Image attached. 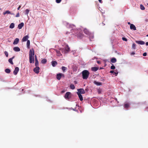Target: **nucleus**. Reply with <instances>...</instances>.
I'll use <instances>...</instances> for the list:
<instances>
[{
    "instance_id": "nucleus-60",
    "label": "nucleus",
    "mask_w": 148,
    "mask_h": 148,
    "mask_svg": "<svg viewBox=\"0 0 148 148\" xmlns=\"http://www.w3.org/2000/svg\"><path fill=\"white\" fill-rule=\"evenodd\" d=\"M23 90H24L23 89H22V91H23Z\"/></svg>"
},
{
    "instance_id": "nucleus-22",
    "label": "nucleus",
    "mask_w": 148,
    "mask_h": 148,
    "mask_svg": "<svg viewBox=\"0 0 148 148\" xmlns=\"http://www.w3.org/2000/svg\"><path fill=\"white\" fill-rule=\"evenodd\" d=\"M98 68L96 66L92 67L91 68V70L92 71L95 72L98 70Z\"/></svg>"
},
{
    "instance_id": "nucleus-62",
    "label": "nucleus",
    "mask_w": 148,
    "mask_h": 148,
    "mask_svg": "<svg viewBox=\"0 0 148 148\" xmlns=\"http://www.w3.org/2000/svg\"><path fill=\"white\" fill-rule=\"evenodd\" d=\"M73 110H75V109H73Z\"/></svg>"
},
{
    "instance_id": "nucleus-40",
    "label": "nucleus",
    "mask_w": 148,
    "mask_h": 148,
    "mask_svg": "<svg viewBox=\"0 0 148 148\" xmlns=\"http://www.w3.org/2000/svg\"><path fill=\"white\" fill-rule=\"evenodd\" d=\"M115 68V66L113 64L110 67V69H114Z\"/></svg>"
},
{
    "instance_id": "nucleus-51",
    "label": "nucleus",
    "mask_w": 148,
    "mask_h": 148,
    "mask_svg": "<svg viewBox=\"0 0 148 148\" xmlns=\"http://www.w3.org/2000/svg\"><path fill=\"white\" fill-rule=\"evenodd\" d=\"M145 110L146 111H148V107H147L146 108Z\"/></svg>"
},
{
    "instance_id": "nucleus-21",
    "label": "nucleus",
    "mask_w": 148,
    "mask_h": 148,
    "mask_svg": "<svg viewBox=\"0 0 148 148\" xmlns=\"http://www.w3.org/2000/svg\"><path fill=\"white\" fill-rule=\"evenodd\" d=\"M35 66H38V62L37 60V57L36 55L35 56Z\"/></svg>"
},
{
    "instance_id": "nucleus-63",
    "label": "nucleus",
    "mask_w": 148,
    "mask_h": 148,
    "mask_svg": "<svg viewBox=\"0 0 148 148\" xmlns=\"http://www.w3.org/2000/svg\"><path fill=\"white\" fill-rule=\"evenodd\" d=\"M73 109V108H71V109Z\"/></svg>"
},
{
    "instance_id": "nucleus-10",
    "label": "nucleus",
    "mask_w": 148,
    "mask_h": 148,
    "mask_svg": "<svg viewBox=\"0 0 148 148\" xmlns=\"http://www.w3.org/2000/svg\"><path fill=\"white\" fill-rule=\"evenodd\" d=\"M71 94V93L70 92H67L64 95V97L66 99H70L69 96Z\"/></svg>"
},
{
    "instance_id": "nucleus-58",
    "label": "nucleus",
    "mask_w": 148,
    "mask_h": 148,
    "mask_svg": "<svg viewBox=\"0 0 148 148\" xmlns=\"http://www.w3.org/2000/svg\"><path fill=\"white\" fill-rule=\"evenodd\" d=\"M74 82H75V84H76V83H77V82H76V81H75Z\"/></svg>"
},
{
    "instance_id": "nucleus-30",
    "label": "nucleus",
    "mask_w": 148,
    "mask_h": 148,
    "mask_svg": "<svg viewBox=\"0 0 148 148\" xmlns=\"http://www.w3.org/2000/svg\"><path fill=\"white\" fill-rule=\"evenodd\" d=\"M14 27V24L13 23H11L9 27L11 29H13Z\"/></svg>"
},
{
    "instance_id": "nucleus-38",
    "label": "nucleus",
    "mask_w": 148,
    "mask_h": 148,
    "mask_svg": "<svg viewBox=\"0 0 148 148\" xmlns=\"http://www.w3.org/2000/svg\"><path fill=\"white\" fill-rule=\"evenodd\" d=\"M77 36L79 38L81 39L83 36V35L82 34H78Z\"/></svg>"
},
{
    "instance_id": "nucleus-11",
    "label": "nucleus",
    "mask_w": 148,
    "mask_h": 148,
    "mask_svg": "<svg viewBox=\"0 0 148 148\" xmlns=\"http://www.w3.org/2000/svg\"><path fill=\"white\" fill-rule=\"evenodd\" d=\"M19 68L18 67H16L13 71L14 74L15 75H17L19 71Z\"/></svg>"
},
{
    "instance_id": "nucleus-26",
    "label": "nucleus",
    "mask_w": 148,
    "mask_h": 148,
    "mask_svg": "<svg viewBox=\"0 0 148 148\" xmlns=\"http://www.w3.org/2000/svg\"><path fill=\"white\" fill-rule=\"evenodd\" d=\"M111 62L112 63H115L116 62V59L115 58H112L111 60Z\"/></svg>"
},
{
    "instance_id": "nucleus-35",
    "label": "nucleus",
    "mask_w": 148,
    "mask_h": 148,
    "mask_svg": "<svg viewBox=\"0 0 148 148\" xmlns=\"http://www.w3.org/2000/svg\"><path fill=\"white\" fill-rule=\"evenodd\" d=\"M140 8L142 10H144L145 9V8L144 6L142 4H140Z\"/></svg>"
},
{
    "instance_id": "nucleus-61",
    "label": "nucleus",
    "mask_w": 148,
    "mask_h": 148,
    "mask_svg": "<svg viewBox=\"0 0 148 148\" xmlns=\"http://www.w3.org/2000/svg\"><path fill=\"white\" fill-rule=\"evenodd\" d=\"M103 24L104 25H105V24L104 23H103Z\"/></svg>"
},
{
    "instance_id": "nucleus-19",
    "label": "nucleus",
    "mask_w": 148,
    "mask_h": 148,
    "mask_svg": "<svg viewBox=\"0 0 148 148\" xmlns=\"http://www.w3.org/2000/svg\"><path fill=\"white\" fill-rule=\"evenodd\" d=\"M51 63L53 67L55 66L58 64L57 62L55 61H52L51 62Z\"/></svg>"
},
{
    "instance_id": "nucleus-59",
    "label": "nucleus",
    "mask_w": 148,
    "mask_h": 148,
    "mask_svg": "<svg viewBox=\"0 0 148 148\" xmlns=\"http://www.w3.org/2000/svg\"><path fill=\"white\" fill-rule=\"evenodd\" d=\"M146 36L148 37V34Z\"/></svg>"
},
{
    "instance_id": "nucleus-41",
    "label": "nucleus",
    "mask_w": 148,
    "mask_h": 148,
    "mask_svg": "<svg viewBox=\"0 0 148 148\" xmlns=\"http://www.w3.org/2000/svg\"><path fill=\"white\" fill-rule=\"evenodd\" d=\"M4 54L5 55V56L6 57H8V54L7 51H4Z\"/></svg>"
},
{
    "instance_id": "nucleus-55",
    "label": "nucleus",
    "mask_w": 148,
    "mask_h": 148,
    "mask_svg": "<svg viewBox=\"0 0 148 148\" xmlns=\"http://www.w3.org/2000/svg\"><path fill=\"white\" fill-rule=\"evenodd\" d=\"M10 14L14 15V13H12L10 12Z\"/></svg>"
},
{
    "instance_id": "nucleus-3",
    "label": "nucleus",
    "mask_w": 148,
    "mask_h": 148,
    "mask_svg": "<svg viewBox=\"0 0 148 148\" xmlns=\"http://www.w3.org/2000/svg\"><path fill=\"white\" fill-rule=\"evenodd\" d=\"M70 49V48L67 45H66L63 48L60 49V50L61 51L62 53L64 54L67 53L69 51Z\"/></svg>"
},
{
    "instance_id": "nucleus-42",
    "label": "nucleus",
    "mask_w": 148,
    "mask_h": 148,
    "mask_svg": "<svg viewBox=\"0 0 148 148\" xmlns=\"http://www.w3.org/2000/svg\"><path fill=\"white\" fill-rule=\"evenodd\" d=\"M122 39L123 41H127V39L125 37H122Z\"/></svg>"
},
{
    "instance_id": "nucleus-36",
    "label": "nucleus",
    "mask_w": 148,
    "mask_h": 148,
    "mask_svg": "<svg viewBox=\"0 0 148 148\" xmlns=\"http://www.w3.org/2000/svg\"><path fill=\"white\" fill-rule=\"evenodd\" d=\"M62 69L64 72H65L67 69V68L65 66H62Z\"/></svg>"
},
{
    "instance_id": "nucleus-28",
    "label": "nucleus",
    "mask_w": 148,
    "mask_h": 148,
    "mask_svg": "<svg viewBox=\"0 0 148 148\" xmlns=\"http://www.w3.org/2000/svg\"><path fill=\"white\" fill-rule=\"evenodd\" d=\"M130 106V104L129 103H125L124 104V107L126 109L128 108Z\"/></svg>"
},
{
    "instance_id": "nucleus-2",
    "label": "nucleus",
    "mask_w": 148,
    "mask_h": 148,
    "mask_svg": "<svg viewBox=\"0 0 148 148\" xmlns=\"http://www.w3.org/2000/svg\"><path fill=\"white\" fill-rule=\"evenodd\" d=\"M82 75V77L84 79H86L88 78L90 73L87 70H84L81 73Z\"/></svg>"
},
{
    "instance_id": "nucleus-64",
    "label": "nucleus",
    "mask_w": 148,
    "mask_h": 148,
    "mask_svg": "<svg viewBox=\"0 0 148 148\" xmlns=\"http://www.w3.org/2000/svg\"><path fill=\"white\" fill-rule=\"evenodd\" d=\"M147 5H148V3H147Z\"/></svg>"
},
{
    "instance_id": "nucleus-12",
    "label": "nucleus",
    "mask_w": 148,
    "mask_h": 148,
    "mask_svg": "<svg viewBox=\"0 0 148 148\" xmlns=\"http://www.w3.org/2000/svg\"><path fill=\"white\" fill-rule=\"evenodd\" d=\"M135 42L139 45H143L145 44V42L141 40H136Z\"/></svg>"
},
{
    "instance_id": "nucleus-52",
    "label": "nucleus",
    "mask_w": 148,
    "mask_h": 148,
    "mask_svg": "<svg viewBox=\"0 0 148 148\" xmlns=\"http://www.w3.org/2000/svg\"><path fill=\"white\" fill-rule=\"evenodd\" d=\"M135 54V53L134 52H132L131 53V55H134V54Z\"/></svg>"
},
{
    "instance_id": "nucleus-9",
    "label": "nucleus",
    "mask_w": 148,
    "mask_h": 148,
    "mask_svg": "<svg viewBox=\"0 0 148 148\" xmlns=\"http://www.w3.org/2000/svg\"><path fill=\"white\" fill-rule=\"evenodd\" d=\"M78 32V30L76 29H72L71 30V32L73 34H77Z\"/></svg>"
},
{
    "instance_id": "nucleus-6",
    "label": "nucleus",
    "mask_w": 148,
    "mask_h": 148,
    "mask_svg": "<svg viewBox=\"0 0 148 148\" xmlns=\"http://www.w3.org/2000/svg\"><path fill=\"white\" fill-rule=\"evenodd\" d=\"M34 49L33 48H32L30 49L29 51V57H34Z\"/></svg>"
},
{
    "instance_id": "nucleus-27",
    "label": "nucleus",
    "mask_w": 148,
    "mask_h": 148,
    "mask_svg": "<svg viewBox=\"0 0 148 148\" xmlns=\"http://www.w3.org/2000/svg\"><path fill=\"white\" fill-rule=\"evenodd\" d=\"M56 52L57 53V56H62V54L61 53L60 51L56 50Z\"/></svg>"
},
{
    "instance_id": "nucleus-23",
    "label": "nucleus",
    "mask_w": 148,
    "mask_h": 148,
    "mask_svg": "<svg viewBox=\"0 0 148 148\" xmlns=\"http://www.w3.org/2000/svg\"><path fill=\"white\" fill-rule=\"evenodd\" d=\"M93 83L94 84H95L97 86H99L102 85V83L101 82H97L96 81H94L93 82Z\"/></svg>"
},
{
    "instance_id": "nucleus-56",
    "label": "nucleus",
    "mask_w": 148,
    "mask_h": 148,
    "mask_svg": "<svg viewBox=\"0 0 148 148\" xmlns=\"http://www.w3.org/2000/svg\"><path fill=\"white\" fill-rule=\"evenodd\" d=\"M76 106H78V107H79V105H77V104H76Z\"/></svg>"
},
{
    "instance_id": "nucleus-16",
    "label": "nucleus",
    "mask_w": 148,
    "mask_h": 148,
    "mask_svg": "<svg viewBox=\"0 0 148 148\" xmlns=\"http://www.w3.org/2000/svg\"><path fill=\"white\" fill-rule=\"evenodd\" d=\"M130 28L131 29H133L134 30H136V28L135 26L133 24L131 25H130Z\"/></svg>"
},
{
    "instance_id": "nucleus-49",
    "label": "nucleus",
    "mask_w": 148,
    "mask_h": 148,
    "mask_svg": "<svg viewBox=\"0 0 148 148\" xmlns=\"http://www.w3.org/2000/svg\"><path fill=\"white\" fill-rule=\"evenodd\" d=\"M97 62L98 64H100V63H101V62H100V61H97Z\"/></svg>"
},
{
    "instance_id": "nucleus-47",
    "label": "nucleus",
    "mask_w": 148,
    "mask_h": 148,
    "mask_svg": "<svg viewBox=\"0 0 148 148\" xmlns=\"http://www.w3.org/2000/svg\"><path fill=\"white\" fill-rule=\"evenodd\" d=\"M98 1H99V2L100 3H102V2H102V0H98Z\"/></svg>"
},
{
    "instance_id": "nucleus-45",
    "label": "nucleus",
    "mask_w": 148,
    "mask_h": 148,
    "mask_svg": "<svg viewBox=\"0 0 148 148\" xmlns=\"http://www.w3.org/2000/svg\"><path fill=\"white\" fill-rule=\"evenodd\" d=\"M147 54L146 52H145L143 54V56H147Z\"/></svg>"
},
{
    "instance_id": "nucleus-1",
    "label": "nucleus",
    "mask_w": 148,
    "mask_h": 148,
    "mask_svg": "<svg viewBox=\"0 0 148 148\" xmlns=\"http://www.w3.org/2000/svg\"><path fill=\"white\" fill-rule=\"evenodd\" d=\"M84 32L85 34L89 36L90 41H92V39L94 38L93 33H90L86 28H85L84 29Z\"/></svg>"
},
{
    "instance_id": "nucleus-15",
    "label": "nucleus",
    "mask_w": 148,
    "mask_h": 148,
    "mask_svg": "<svg viewBox=\"0 0 148 148\" xmlns=\"http://www.w3.org/2000/svg\"><path fill=\"white\" fill-rule=\"evenodd\" d=\"M19 40L18 38H15L13 42V44L14 45H16L19 42Z\"/></svg>"
},
{
    "instance_id": "nucleus-24",
    "label": "nucleus",
    "mask_w": 148,
    "mask_h": 148,
    "mask_svg": "<svg viewBox=\"0 0 148 148\" xmlns=\"http://www.w3.org/2000/svg\"><path fill=\"white\" fill-rule=\"evenodd\" d=\"M110 73H111L113 74V75H115V76H117L118 73V72H115L114 71H112V70L110 71Z\"/></svg>"
},
{
    "instance_id": "nucleus-46",
    "label": "nucleus",
    "mask_w": 148,
    "mask_h": 148,
    "mask_svg": "<svg viewBox=\"0 0 148 148\" xmlns=\"http://www.w3.org/2000/svg\"><path fill=\"white\" fill-rule=\"evenodd\" d=\"M85 90L86 91H88V88H86L85 89Z\"/></svg>"
},
{
    "instance_id": "nucleus-8",
    "label": "nucleus",
    "mask_w": 148,
    "mask_h": 148,
    "mask_svg": "<svg viewBox=\"0 0 148 148\" xmlns=\"http://www.w3.org/2000/svg\"><path fill=\"white\" fill-rule=\"evenodd\" d=\"M64 75V74L61 73H59L57 74L56 75V78L58 80H60L61 79L62 77Z\"/></svg>"
},
{
    "instance_id": "nucleus-20",
    "label": "nucleus",
    "mask_w": 148,
    "mask_h": 148,
    "mask_svg": "<svg viewBox=\"0 0 148 148\" xmlns=\"http://www.w3.org/2000/svg\"><path fill=\"white\" fill-rule=\"evenodd\" d=\"M13 49L14 51L16 52H18L20 51V48L17 47H14Z\"/></svg>"
},
{
    "instance_id": "nucleus-13",
    "label": "nucleus",
    "mask_w": 148,
    "mask_h": 148,
    "mask_svg": "<svg viewBox=\"0 0 148 148\" xmlns=\"http://www.w3.org/2000/svg\"><path fill=\"white\" fill-rule=\"evenodd\" d=\"M29 61L30 63H34V57H29Z\"/></svg>"
},
{
    "instance_id": "nucleus-43",
    "label": "nucleus",
    "mask_w": 148,
    "mask_h": 148,
    "mask_svg": "<svg viewBox=\"0 0 148 148\" xmlns=\"http://www.w3.org/2000/svg\"><path fill=\"white\" fill-rule=\"evenodd\" d=\"M61 1V0H56V2L57 3H60Z\"/></svg>"
},
{
    "instance_id": "nucleus-37",
    "label": "nucleus",
    "mask_w": 148,
    "mask_h": 148,
    "mask_svg": "<svg viewBox=\"0 0 148 148\" xmlns=\"http://www.w3.org/2000/svg\"><path fill=\"white\" fill-rule=\"evenodd\" d=\"M29 10L28 9H27L25 10V15H27V16L29 14Z\"/></svg>"
},
{
    "instance_id": "nucleus-53",
    "label": "nucleus",
    "mask_w": 148,
    "mask_h": 148,
    "mask_svg": "<svg viewBox=\"0 0 148 148\" xmlns=\"http://www.w3.org/2000/svg\"><path fill=\"white\" fill-rule=\"evenodd\" d=\"M127 24H128V25H131V24H131L130 22H128L127 23Z\"/></svg>"
},
{
    "instance_id": "nucleus-4",
    "label": "nucleus",
    "mask_w": 148,
    "mask_h": 148,
    "mask_svg": "<svg viewBox=\"0 0 148 148\" xmlns=\"http://www.w3.org/2000/svg\"><path fill=\"white\" fill-rule=\"evenodd\" d=\"M63 24L67 28H73L75 27V26L74 25L69 24L66 22H63Z\"/></svg>"
},
{
    "instance_id": "nucleus-44",
    "label": "nucleus",
    "mask_w": 148,
    "mask_h": 148,
    "mask_svg": "<svg viewBox=\"0 0 148 148\" xmlns=\"http://www.w3.org/2000/svg\"><path fill=\"white\" fill-rule=\"evenodd\" d=\"M20 15H19V12H18L16 14V15L15 16V17H19V16Z\"/></svg>"
},
{
    "instance_id": "nucleus-34",
    "label": "nucleus",
    "mask_w": 148,
    "mask_h": 148,
    "mask_svg": "<svg viewBox=\"0 0 148 148\" xmlns=\"http://www.w3.org/2000/svg\"><path fill=\"white\" fill-rule=\"evenodd\" d=\"M47 62V60L46 59H43L41 61V63L43 64H45Z\"/></svg>"
},
{
    "instance_id": "nucleus-31",
    "label": "nucleus",
    "mask_w": 148,
    "mask_h": 148,
    "mask_svg": "<svg viewBox=\"0 0 148 148\" xmlns=\"http://www.w3.org/2000/svg\"><path fill=\"white\" fill-rule=\"evenodd\" d=\"M10 12L9 10L6 11L5 12H4L3 14L4 15H5L6 14H10Z\"/></svg>"
},
{
    "instance_id": "nucleus-32",
    "label": "nucleus",
    "mask_w": 148,
    "mask_h": 148,
    "mask_svg": "<svg viewBox=\"0 0 148 148\" xmlns=\"http://www.w3.org/2000/svg\"><path fill=\"white\" fill-rule=\"evenodd\" d=\"M5 72L7 73H9L10 72V70L9 69H6L5 70Z\"/></svg>"
},
{
    "instance_id": "nucleus-7",
    "label": "nucleus",
    "mask_w": 148,
    "mask_h": 148,
    "mask_svg": "<svg viewBox=\"0 0 148 148\" xmlns=\"http://www.w3.org/2000/svg\"><path fill=\"white\" fill-rule=\"evenodd\" d=\"M36 67L33 69L34 71L36 73L38 74L39 72L40 67L38 66H36Z\"/></svg>"
},
{
    "instance_id": "nucleus-50",
    "label": "nucleus",
    "mask_w": 148,
    "mask_h": 148,
    "mask_svg": "<svg viewBox=\"0 0 148 148\" xmlns=\"http://www.w3.org/2000/svg\"><path fill=\"white\" fill-rule=\"evenodd\" d=\"M98 92L99 94L101 92V91L100 90H98Z\"/></svg>"
},
{
    "instance_id": "nucleus-48",
    "label": "nucleus",
    "mask_w": 148,
    "mask_h": 148,
    "mask_svg": "<svg viewBox=\"0 0 148 148\" xmlns=\"http://www.w3.org/2000/svg\"><path fill=\"white\" fill-rule=\"evenodd\" d=\"M21 6L20 5L17 8L18 10H19L20 9V8H21Z\"/></svg>"
},
{
    "instance_id": "nucleus-17",
    "label": "nucleus",
    "mask_w": 148,
    "mask_h": 148,
    "mask_svg": "<svg viewBox=\"0 0 148 148\" xmlns=\"http://www.w3.org/2000/svg\"><path fill=\"white\" fill-rule=\"evenodd\" d=\"M24 23L23 22L21 23L18 24V28L19 29H21L23 26H24Z\"/></svg>"
},
{
    "instance_id": "nucleus-5",
    "label": "nucleus",
    "mask_w": 148,
    "mask_h": 148,
    "mask_svg": "<svg viewBox=\"0 0 148 148\" xmlns=\"http://www.w3.org/2000/svg\"><path fill=\"white\" fill-rule=\"evenodd\" d=\"M77 93L79 94H84L85 93V91L83 88H81L78 89L77 90Z\"/></svg>"
},
{
    "instance_id": "nucleus-14",
    "label": "nucleus",
    "mask_w": 148,
    "mask_h": 148,
    "mask_svg": "<svg viewBox=\"0 0 148 148\" xmlns=\"http://www.w3.org/2000/svg\"><path fill=\"white\" fill-rule=\"evenodd\" d=\"M29 37L28 35H26L24 36L22 39V41L23 42H25L27 41Z\"/></svg>"
},
{
    "instance_id": "nucleus-29",
    "label": "nucleus",
    "mask_w": 148,
    "mask_h": 148,
    "mask_svg": "<svg viewBox=\"0 0 148 148\" xmlns=\"http://www.w3.org/2000/svg\"><path fill=\"white\" fill-rule=\"evenodd\" d=\"M30 41L29 40H27V47L28 49H29L30 48Z\"/></svg>"
},
{
    "instance_id": "nucleus-39",
    "label": "nucleus",
    "mask_w": 148,
    "mask_h": 148,
    "mask_svg": "<svg viewBox=\"0 0 148 148\" xmlns=\"http://www.w3.org/2000/svg\"><path fill=\"white\" fill-rule=\"evenodd\" d=\"M136 45L135 43H133L132 46V49H135L136 48Z\"/></svg>"
},
{
    "instance_id": "nucleus-33",
    "label": "nucleus",
    "mask_w": 148,
    "mask_h": 148,
    "mask_svg": "<svg viewBox=\"0 0 148 148\" xmlns=\"http://www.w3.org/2000/svg\"><path fill=\"white\" fill-rule=\"evenodd\" d=\"M70 88L72 90L74 89L75 88V86L73 84H71L70 85Z\"/></svg>"
},
{
    "instance_id": "nucleus-54",
    "label": "nucleus",
    "mask_w": 148,
    "mask_h": 148,
    "mask_svg": "<svg viewBox=\"0 0 148 148\" xmlns=\"http://www.w3.org/2000/svg\"><path fill=\"white\" fill-rule=\"evenodd\" d=\"M145 45L146 46H148V42H147L146 43Z\"/></svg>"
},
{
    "instance_id": "nucleus-57",
    "label": "nucleus",
    "mask_w": 148,
    "mask_h": 148,
    "mask_svg": "<svg viewBox=\"0 0 148 148\" xmlns=\"http://www.w3.org/2000/svg\"><path fill=\"white\" fill-rule=\"evenodd\" d=\"M69 32H67L66 33V34H67L68 33H69Z\"/></svg>"
},
{
    "instance_id": "nucleus-25",
    "label": "nucleus",
    "mask_w": 148,
    "mask_h": 148,
    "mask_svg": "<svg viewBox=\"0 0 148 148\" xmlns=\"http://www.w3.org/2000/svg\"><path fill=\"white\" fill-rule=\"evenodd\" d=\"M78 95V97L79 98V99L80 101H82L83 100V97L82 95L81 94L77 93Z\"/></svg>"
},
{
    "instance_id": "nucleus-18",
    "label": "nucleus",
    "mask_w": 148,
    "mask_h": 148,
    "mask_svg": "<svg viewBox=\"0 0 148 148\" xmlns=\"http://www.w3.org/2000/svg\"><path fill=\"white\" fill-rule=\"evenodd\" d=\"M14 58V56L13 57H12V58H9L8 59V61L9 62L10 64H14L13 62L12 61V60Z\"/></svg>"
}]
</instances>
